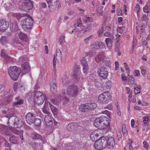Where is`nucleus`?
Segmentation results:
<instances>
[{"label": "nucleus", "instance_id": "obj_55", "mask_svg": "<svg viewBox=\"0 0 150 150\" xmlns=\"http://www.w3.org/2000/svg\"><path fill=\"white\" fill-rule=\"evenodd\" d=\"M140 9L139 5L138 4H137L135 7V11L137 13V14L139 11Z\"/></svg>", "mask_w": 150, "mask_h": 150}, {"label": "nucleus", "instance_id": "obj_56", "mask_svg": "<svg viewBox=\"0 0 150 150\" xmlns=\"http://www.w3.org/2000/svg\"><path fill=\"white\" fill-rule=\"evenodd\" d=\"M117 135L118 140L119 141L121 140L122 139V136L120 132H117Z\"/></svg>", "mask_w": 150, "mask_h": 150}, {"label": "nucleus", "instance_id": "obj_57", "mask_svg": "<svg viewBox=\"0 0 150 150\" xmlns=\"http://www.w3.org/2000/svg\"><path fill=\"white\" fill-rule=\"evenodd\" d=\"M28 100H31L32 98V93L31 92H29L26 96Z\"/></svg>", "mask_w": 150, "mask_h": 150}, {"label": "nucleus", "instance_id": "obj_48", "mask_svg": "<svg viewBox=\"0 0 150 150\" xmlns=\"http://www.w3.org/2000/svg\"><path fill=\"white\" fill-rule=\"evenodd\" d=\"M83 21L86 23L87 22H91L93 21V19L92 18L85 16L83 18Z\"/></svg>", "mask_w": 150, "mask_h": 150}, {"label": "nucleus", "instance_id": "obj_61", "mask_svg": "<svg viewBox=\"0 0 150 150\" xmlns=\"http://www.w3.org/2000/svg\"><path fill=\"white\" fill-rule=\"evenodd\" d=\"M14 42L17 44H22V42L20 41L18 38H16L14 39Z\"/></svg>", "mask_w": 150, "mask_h": 150}, {"label": "nucleus", "instance_id": "obj_17", "mask_svg": "<svg viewBox=\"0 0 150 150\" xmlns=\"http://www.w3.org/2000/svg\"><path fill=\"white\" fill-rule=\"evenodd\" d=\"M31 138L33 139L44 142V139L41 135L36 133H33L30 135Z\"/></svg>", "mask_w": 150, "mask_h": 150}, {"label": "nucleus", "instance_id": "obj_38", "mask_svg": "<svg viewBox=\"0 0 150 150\" xmlns=\"http://www.w3.org/2000/svg\"><path fill=\"white\" fill-rule=\"evenodd\" d=\"M87 103L88 104V110H93L97 107L96 104L94 103Z\"/></svg>", "mask_w": 150, "mask_h": 150}, {"label": "nucleus", "instance_id": "obj_35", "mask_svg": "<svg viewBox=\"0 0 150 150\" xmlns=\"http://www.w3.org/2000/svg\"><path fill=\"white\" fill-rule=\"evenodd\" d=\"M76 123L75 122H71L69 124L67 127V129L71 131L74 129L76 126Z\"/></svg>", "mask_w": 150, "mask_h": 150}, {"label": "nucleus", "instance_id": "obj_28", "mask_svg": "<svg viewBox=\"0 0 150 150\" xmlns=\"http://www.w3.org/2000/svg\"><path fill=\"white\" fill-rule=\"evenodd\" d=\"M93 125L97 128L102 129L103 125L101 124V120L100 117L97 118L95 120Z\"/></svg>", "mask_w": 150, "mask_h": 150}, {"label": "nucleus", "instance_id": "obj_54", "mask_svg": "<svg viewBox=\"0 0 150 150\" xmlns=\"http://www.w3.org/2000/svg\"><path fill=\"white\" fill-rule=\"evenodd\" d=\"M65 37V36L64 35H61L59 40V45L62 46V43H63V40L64 39Z\"/></svg>", "mask_w": 150, "mask_h": 150}, {"label": "nucleus", "instance_id": "obj_42", "mask_svg": "<svg viewBox=\"0 0 150 150\" xmlns=\"http://www.w3.org/2000/svg\"><path fill=\"white\" fill-rule=\"evenodd\" d=\"M56 101H55V99H52V102L55 105H57L59 104V103L61 101V98L60 96L59 95L58 96V97L57 99L55 98Z\"/></svg>", "mask_w": 150, "mask_h": 150}, {"label": "nucleus", "instance_id": "obj_14", "mask_svg": "<svg viewBox=\"0 0 150 150\" xmlns=\"http://www.w3.org/2000/svg\"><path fill=\"white\" fill-rule=\"evenodd\" d=\"M75 26H70L69 27L67 31L70 33H72L73 32H75V31H74V29H75V26H77L78 27H80L82 25V23L81 20V18H79L77 20V23L74 24Z\"/></svg>", "mask_w": 150, "mask_h": 150}, {"label": "nucleus", "instance_id": "obj_24", "mask_svg": "<svg viewBox=\"0 0 150 150\" xmlns=\"http://www.w3.org/2000/svg\"><path fill=\"white\" fill-rule=\"evenodd\" d=\"M50 85L51 91L53 93H54L57 91V87L56 83V80L55 79L51 81H50Z\"/></svg>", "mask_w": 150, "mask_h": 150}, {"label": "nucleus", "instance_id": "obj_2", "mask_svg": "<svg viewBox=\"0 0 150 150\" xmlns=\"http://www.w3.org/2000/svg\"><path fill=\"white\" fill-rule=\"evenodd\" d=\"M34 23L33 19L30 17H26L23 19L21 23L23 29L25 31L32 28Z\"/></svg>", "mask_w": 150, "mask_h": 150}, {"label": "nucleus", "instance_id": "obj_5", "mask_svg": "<svg viewBox=\"0 0 150 150\" xmlns=\"http://www.w3.org/2000/svg\"><path fill=\"white\" fill-rule=\"evenodd\" d=\"M111 100V96L109 92H104L98 97V101L101 104H107Z\"/></svg>", "mask_w": 150, "mask_h": 150}, {"label": "nucleus", "instance_id": "obj_62", "mask_svg": "<svg viewBox=\"0 0 150 150\" xmlns=\"http://www.w3.org/2000/svg\"><path fill=\"white\" fill-rule=\"evenodd\" d=\"M63 101L64 102L63 104L64 105H66L69 102V98L65 97L63 99Z\"/></svg>", "mask_w": 150, "mask_h": 150}, {"label": "nucleus", "instance_id": "obj_26", "mask_svg": "<svg viewBox=\"0 0 150 150\" xmlns=\"http://www.w3.org/2000/svg\"><path fill=\"white\" fill-rule=\"evenodd\" d=\"M16 37H19L21 40L25 42H27L28 40L27 35L21 31L17 34V36Z\"/></svg>", "mask_w": 150, "mask_h": 150}, {"label": "nucleus", "instance_id": "obj_25", "mask_svg": "<svg viewBox=\"0 0 150 150\" xmlns=\"http://www.w3.org/2000/svg\"><path fill=\"white\" fill-rule=\"evenodd\" d=\"M23 88V85L21 83L15 82L13 85V90L15 91H19Z\"/></svg>", "mask_w": 150, "mask_h": 150}, {"label": "nucleus", "instance_id": "obj_37", "mask_svg": "<svg viewBox=\"0 0 150 150\" xmlns=\"http://www.w3.org/2000/svg\"><path fill=\"white\" fill-rule=\"evenodd\" d=\"M19 138L15 136H13L9 138V141L13 144H17L18 142Z\"/></svg>", "mask_w": 150, "mask_h": 150}, {"label": "nucleus", "instance_id": "obj_23", "mask_svg": "<svg viewBox=\"0 0 150 150\" xmlns=\"http://www.w3.org/2000/svg\"><path fill=\"white\" fill-rule=\"evenodd\" d=\"M105 57V52L103 51L101 52L98 53L95 58L96 61L98 62L102 60Z\"/></svg>", "mask_w": 150, "mask_h": 150}, {"label": "nucleus", "instance_id": "obj_3", "mask_svg": "<svg viewBox=\"0 0 150 150\" xmlns=\"http://www.w3.org/2000/svg\"><path fill=\"white\" fill-rule=\"evenodd\" d=\"M8 73L11 78L13 81L17 80L21 73V69L17 67H10L8 69Z\"/></svg>", "mask_w": 150, "mask_h": 150}, {"label": "nucleus", "instance_id": "obj_32", "mask_svg": "<svg viewBox=\"0 0 150 150\" xmlns=\"http://www.w3.org/2000/svg\"><path fill=\"white\" fill-rule=\"evenodd\" d=\"M94 38L95 37L94 35H92L85 38L84 40V41L86 45H89L91 43V41L93 40Z\"/></svg>", "mask_w": 150, "mask_h": 150}, {"label": "nucleus", "instance_id": "obj_6", "mask_svg": "<svg viewBox=\"0 0 150 150\" xmlns=\"http://www.w3.org/2000/svg\"><path fill=\"white\" fill-rule=\"evenodd\" d=\"M34 93V102L35 103L38 105L42 104L45 100L44 94L40 91H38Z\"/></svg>", "mask_w": 150, "mask_h": 150}, {"label": "nucleus", "instance_id": "obj_7", "mask_svg": "<svg viewBox=\"0 0 150 150\" xmlns=\"http://www.w3.org/2000/svg\"><path fill=\"white\" fill-rule=\"evenodd\" d=\"M79 89L77 86L74 84L69 86L67 89V93L69 97H74L77 96L78 93Z\"/></svg>", "mask_w": 150, "mask_h": 150}, {"label": "nucleus", "instance_id": "obj_33", "mask_svg": "<svg viewBox=\"0 0 150 150\" xmlns=\"http://www.w3.org/2000/svg\"><path fill=\"white\" fill-rule=\"evenodd\" d=\"M108 139L104 137H103L100 139H98V140L99 141V142L105 148L106 147Z\"/></svg>", "mask_w": 150, "mask_h": 150}, {"label": "nucleus", "instance_id": "obj_29", "mask_svg": "<svg viewBox=\"0 0 150 150\" xmlns=\"http://www.w3.org/2000/svg\"><path fill=\"white\" fill-rule=\"evenodd\" d=\"M99 136L96 131L93 132L90 134V137L91 140L93 142H95L98 139L97 137Z\"/></svg>", "mask_w": 150, "mask_h": 150}, {"label": "nucleus", "instance_id": "obj_40", "mask_svg": "<svg viewBox=\"0 0 150 150\" xmlns=\"http://www.w3.org/2000/svg\"><path fill=\"white\" fill-rule=\"evenodd\" d=\"M49 106L51 110L54 115H56L57 114V109L55 107L52 105L51 103H49Z\"/></svg>", "mask_w": 150, "mask_h": 150}, {"label": "nucleus", "instance_id": "obj_53", "mask_svg": "<svg viewBox=\"0 0 150 150\" xmlns=\"http://www.w3.org/2000/svg\"><path fill=\"white\" fill-rule=\"evenodd\" d=\"M2 140H3V142L4 144V146L5 147H9L10 144L8 143V141L4 138H2Z\"/></svg>", "mask_w": 150, "mask_h": 150}, {"label": "nucleus", "instance_id": "obj_44", "mask_svg": "<svg viewBox=\"0 0 150 150\" xmlns=\"http://www.w3.org/2000/svg\"><path fill=\"white\" fill-rule=\"evenodd\" d=\"M86 31H87V30L85 29L81 30L80 31H79L78 33V37L80 38L83 36L84 35L85 32Z\"/></svg>", "mask_w": 150, "mask_h": 150}, {"label": "nucleus", "instance_id": "obj_47", "mask_svg": "<svg viewBox=\"0 0 150 150\" xmlns=\"http://www.w3.org/2000/svg\"><path fill=\"white\" fill-rule=\"evenodd\" d=\"M83 67V73L85 74V75L86 76L87 75L88 71L89 70V67L88 65L85 66H82Z\"/></svg>", "mask_w": 150, "mask_h": 150}, {"label": "nucleus", "instance_id": "obj_21", "mask_svg": "<svg viewBox=\"0 0 150 150\" xmlns=\"http://www.w3.org/2000/svg\"><path fill=\"white\" fill-rule=\"evenodd\" d=\"M0 132L2 134L6 135L11 134L10 132L8 131L7 127L2 125H0Z\"/></svg>", "mask_w": 150, "mask_h": 150}, {"label": "nucleus", "instance_id": "obj_50", "mask_svg": "<svg viewBox=\"0 0 150 150\" xmlns=\"http://www.w3.org/2000/svg\"><path fill=\"white\" fill-rule=\"evenodd\" d=\"M67 77L62 78V84L63 86H66L68 84V82L67 80Z\"/></svg>", "mask_w": 150, "mask_h": 150}, {"label": "nucleus", "instance_id": "obj_8", "mask_svg": "<svg viewBox=\"0 0 150 150\" xmlns=\"http://www.w3.org/2000/svg\"><path fill=\"white\" fill-rule=\"evenodd\" d=\"M91 47L92 49L97 50H103L105 48V45L101 41H96L91 44Z\"/></svg>", "mask_w": 150, "mask_h": 150}, {"label": "nucleus", "instance_id": "obj_16", "mask_svg": "<svg viewBox=\"0 0 150 150\" xmlns=\"http://www.w3.org/2000/svg\"><path fill=\"white\" fill-rule=\"evenodd\" d=\"M80 68L78 66H76L73 71V75L74 78L77 80L79 79L81 74Z\"/></svg>", "mask_w": 150, "mask_h": 150}, {"label": "nucleus", "instance_id": "obj_36", "mask_svg": "<svg viewBox=\"0 0 150 150\" xmlns=\"http://www.w3.org/2000/svg\"><path fill=\"white\" fill-rule=\"evenodd\" d=\"M62 54L61 51L59 49H57L56 50V58L58 61L62 60Z\"/></svg>", "mask_w": 150, "mask_h": 150}, {"label": "nucleus", "instance_id": "obj_45", "mask_svg": "<svg viewBox=\"0 0 150 150\" xmlns=\"http://www.w3.org/2000/svg\"><path fill=\"white\" fill-rule=\"evenodd\" d=\"M34 120L35 121L34 123L36 126H38L40 125L41 123V120L40 119L38 118H35Z\"/></svg>", "mask_w": 150, "mask_h": 150}, {"label": "nucleus", "instance_id": "obj_52", "mask_svg": "<svg viewBox=\"0 0 150 150\" xmlns=\"http://www.w3.org/2000/svg\"><path fill=\"white\" fill-rule=\"evenodd\" d=\"M143 144L144 147L146 150H148L149 145L148 143L146 141H144L143 142Z\"/></svg>", "mask_w": 150, "mask_h": 150}, {"label": "nucleus", "instance_id": "obj_1", "mask_svg": "<svg viewBox=\"0 0 150 150\" xmlns=\"http://www.w3.org/2000/svg\"><path fill=\"white\" fill-rule=\"evenodd\" d=\"M23 124L21 119L16 116H12L8 119V125L11 128L20 127Z\"/></svg>", "mask_w": 150, "mask_h": 150}, {"label": "nucleus", "instance_id": "obj_13", "mask_svg": "<svg viewBox=\"0 0 150 150\" xmlns=\"http://www.w3.org/2000/svg\"><path fill=\"white\" fill-rule=\"evenodd\" d=\"M115 146V142L113 137H111L108 139L106 146L111 149H113Z\"/></svg>", "mask_w": 150, "mask_h": 150}, {"label": "nucleus", "instance_id": "obj_10", "mask_svg": "<svg viewBox=\"0 0 150 150\" xmlns=\"http://www.w3.org/2000/svg\"><path fill=\"white\" fill-rule=\"evenodd\" d=\"M9 26V23L6 20H0V31L1 32H4L8 28Z\"/></svg>", "mask_w": 150, "mask_h": 150}, {"label": "nucleus", "instance_id": "obj_9", "mask_svg": "<svg viewBox=\"0 0 150 150\" xmlns=\"http://www.w3.org/2000/svg\"><path fill=\"white\" fill-rule=\"evenodd\" d=\"M36 118L35 115L33 113L28 112L25 116V118L28 124H32L34 123Z\"/></svg>", "mask_w": 150, "mask_h": 150}, {"label": "nucleus", "instance_id": "obj_41", "mask_svg": "<svg viewBox=\"0 0 150 150\" xmlns=\"http://www.w3.org/2000/svg\"><path fill=\"white\" fill-rule=\"evenodd\" d=\"M8 41V38L6 36H2L0 40V42L4 45L6 44Z\"/></svg>", "mask_w": 150, "mask_h": 150}, {"label": "nucleus", "instance_id": "obj_31", "mask_svg": "<svg viewBox=\"0 0 150 150\" xmlns=\"http://www.w3.org/2000/svg\"><path fill=\"white\" fill-rule=\"evenodd\" d=\"M93 146L95 148L98 150L103 149L104 148L98 140L94 143Z\"/></svg>", "mask_w": 150, "mask_h": 150}, {"label": "nucleus", "instance_id": "obj_15", "mask_svg": "<svg viewBox=\"0 0 150 150\" xmlns=\"http://www.w3.org/2000/svg\"><path fill=\"white\" fill-rule=\"evenodd\" d=\"M108 72L106 70L105 67H100V72L99 73V76L103 79H106L108 75Z\"/></svg>", "mask_w": 150, "mask_h": 150}, {"label": "nucleus", "instance_id": "obj_58", "mask_svg": "<svg viewBox=\"0 0 150 150\" xmlns=\"http://www.w3.org/2000/svg\"><path fill=\"white\" fill-rule=\"evenodd\" d=\"M48 7L49 8V10L51 11H54L56 8L55 6L53 5H51L50 6L49 5L48 6Z\"/></svg>", "mask_w": 150, "mask_h": 150}, {"label": "nucleus", "instance_id": "obj_63", "mask_svg": "<svg viewBox=\"0 0 150 150\" xmlns=\"http://www.w3.org/2000/svg\"><path fill=\"white\" fill-rule=\"evenodd\" d=\"M129 79L131 83H134L135 82L134 79L132 76H129Z\"/></svg>", "mask_w": 150, "mask_h": 150}, {"label": "nucleus", "instance_id": "obj_18", "mask_svg": "<svg viewBox=\"0 0 150 150\" xmlns=\"http://www.w3.org/2000/svg\"><path fill=\"white\" fill-rule=\"evenodd\" d=\"M16 101L13 103V106L14 108H17L19 105L21 104H23L24 102L23 99H21L19 96H17L15 98Z\"/></svg>", "mask_w": 150, "mask_h": 150}, {"label": "nucleus", "instance_id": "obj_60", "mask_svg": "<svg viewBox=\"0 0 150 150\" xmlns=\"http://www.w3.org/2000/svg\"><path fill=\"white\" fill-rule=\"evenodd\" d=\"M133 73L134 75L136 76H139L140 75L139 71L138 70H134Z\"/></svg>", "mask_w": 150, "mask_h": 150}, {"label": "nucleus", "instance_id": "obj_39", "mask_svg": "<svg viewBox=\"0 0 150 150\" xmlns=\"http://www.w3.org/2000/svg\"><path fill=\"white\" fill-rule=\"evenodd\" d=\"M105 41L108 47L110 49L112 46L111 39L110 38H107L105 39Z\"/></svg>", "mask_w": 150, "mask_h": 150}, {"label": "nucleus", "instance_id": "obj_12", "mask_svg": "<svg viewBox=\"0 0 150 150\" xmlns=\"http://www.w3.org/2000/svg\"><path fill=\"white\" fill-rule=\"evenodd\" d=\"M93 76V77L90 76V79L88 81L90 85L98 88L100 84V83L98 81V79L96 76L94 75Z\"/></svg>", "mask_w": 150, "mask_h": 150}, {"label": "nucleus", "instance_id": "obj_11", "mask_svg": "<svg viewBox=\"0 0 150 150\" xmlns=\"http://www.w3.org/2000/svg\"><path fill=\"white\" fill-rule=\"evenodd\" d=\"M100 118L101 124L103 125L102 126V129H105L109 126V119L107 117L102 116L100 117Z\"/></svg>", "mask_w": 150, "mask_h": 150}, {"label": "nucleus", "instance_id": "obj_34", "mask_svg": "<svg viewBox=\"0 0 150 150\" xmlns=\"http://www.w3.org/2000/svg\"><path fill=\"white\" fill-rule=\"evenodd\" d=\"M80 110L83 112H86L88 111V104L87 103L82 104L80 106Z\"/></svg>", "mask_w": 150, "mask_h": 150}, {"label": "nucleus", "instance_id": "obj_43", "mask_svg": "<svg viewBox=\"0 0 150 150\" xmlns=\"http://www.w3.org/2000/svg\"><path fill=\"white\" fill-rule=\"evenodd\" d=\"M80 62L82 65V66L88 65V62L86 60V58L84 57H82L80 61Z\"/></svg>", "mask_w": 150, "mask_h": 150}, {"label": "nucleus", "instance_id": "obj_64", "mask_svg": "<svg viewBox=\"0 0 150 150\" xmlns=\"http://www.w3.org/2000/svg\"><path fill=\"white\" fill-rule=\"evenodd\" d=\"M122 132L124 136H126L128 132L126 128L122 129Z\"/></svg>", "mask_w": 150, "mask_h": 150}, {"label": "nucleus", "instance_id": "obj_51", "mask_svg": "<svg viewBox=\"0 0 150 150\" xmlns=\"http://www.w3.org/2000/svg\"><path fill=\"white\" fill-rule=\"evenodd\" d=\"M111 64V62L110 61L106 60L103 62V66L104 67H108L110 66Z\"/></svg>", "mask_w": 150, "mask_h": 150}, {"label": "nucleus", "instance_id": "obj_20", "mask_svg": "<svg viewBox=\"0 0 150 150\" xmlns=\"http://www.w3.org/2000/svg\"><path fill=\"white\" fill-rule=\"evenodd\" d=\"M53 119L49 115H47L45 116L44 120L47 127H50L52 124Z\"/></svg>", "mask_w": 150, "mask_h": 150}, {"label": "nucleus", "instance_id": "obj_30", "mask_svg": "<svg viewBox=\"0 0 150 150\" xmlns=\"http://www.w3.org/2000/svg\"><path fill=\"white\" fill-rule=\"evenodd\" d=\"M143 122L144 123V126H147L150 127V118L149 116H144L142 119Z\"/></svg>", "mask_w": 150, "mask_h": 150}, {"label": "nucleus", "instance_id": "obj_4", "mask_svg": "<svg viewBox=\"0 0 150 150\" xmlns=\"http://www.w3.org/2000/svg\"><path fill=\"white\" fill-rule=\"evenodd\" d=\"M19 61L21 64L22 72L24 74L29 72L30 69L29 63L27 62L26 56H23L19 58Z\"/></svg>", "mask_w": 150, "mask_h": 150}, {"label": "nucleus", "instance_id": "obj_59", "mask_svg": "<svg viewBox=\"0 0 150 150\" xmlns=\"http://www.w3.org/2000/svg\"><path fill=\"white\" fill-rule=\"evenodd\" d=\"M5 85L3 84H0V94L3 91H4L5 90Z\"/></svg>", "mask_w": 150, "mask_h": 150}, {"label": "nucleus", "instance_id": "obj_46", "mask_svg": "<svg viewBox=\"0 0 150 150\" xmlns=\"http://www.w3.org/2000/svg\"><path fill=\"white\" fill-rule=\"evenodd\" d=\"M143 11L146 13L150 12V6L146 5L143 8Z\"/></svg>", "mask_w": 150, "mask_h": 150}, {"label": "nucleus", "instance_id": "obj_49", "mask_svg": "<svg viewBox=\"0 0 150 150\" xmlns=\"http://www.w3.org/2000/svg\"><path fill=\"white\" fill-rule=\"evenodd\" d=\"M141 88V87L140 86H139V87H136V88H134V94L135 95H137L138 93H140Z\"/></svg>", "mask_w": 150, "mask_h": 150}, {"label": "nucleus", "instance_id": "obj_27", "mask_svg": "<svg viewBox=\"0 0 150 150\" xmlns=\"http://www.w3.org/2000/svg\"><path fill=\"white\" fill-rule=\"evenodd\" d=\"M11 30L12 32L16 33L15 35L16 36H17V34L21 32L18 28V24L16 23L13 25L12 27L11 28Z\"/></svg>", "mask_w": 150, "mask_h": 150}, {"label": "nucleus", "instance_id": "obj_22", "mask_svg": "<svg viewBox=\"0 0 150 150\" xmlns=\"http://www.w3.org/2000/svg\"><path fill=\"white\" fill-rule=\"evenodd\" d=\"M1 56L2 57L4 58L9 62H11L13 60V58L6 54L5 51L3 49L1 50Z\"/></svg>", "mask_w": 150, "mask_h": 150}, {"label": "nucleus", "instance_id": "obj_19", "mask_svg": "<svg viewBox=\"0 0 150 150\" xmlns=\"http://www.w3.org/2000/svg\"><path fill=\"white\" fill-rule=\"evenodd\" d=\"M16 127L13 128L11 129V131L14 134L19 135L20 138L21 140H23V131L21 130H19L17 129Z\"/></svg>", "mask_w": 150, "mask_h": 150}]
</instances>
